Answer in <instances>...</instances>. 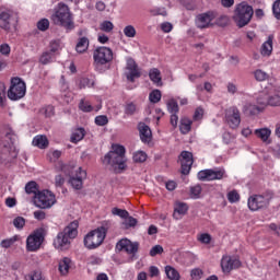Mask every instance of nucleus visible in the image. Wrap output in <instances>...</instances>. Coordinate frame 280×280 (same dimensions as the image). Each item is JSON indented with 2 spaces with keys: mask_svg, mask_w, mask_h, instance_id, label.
I'll use <instances>...</instances> for the list:
<instances>
[{
  "mask_svg": "<svg viewBox=\"0 0 280 280\" xmlns=\"http://www.w3.org/2000/svg\"><path fill=\"white\" fill-rule=\"evenodd\" d=\"M32 143L35 148H39V150L49 148V140L47 139V136L38 135L34 137Z\"/></svg>",
  "mask_w": 280,
  "mask_h": 280,
  "instance_id": "26",
  "label": "nucleus"
},
{
  "mask_svg": "<svg viewBox=\"0 0 280 280\" xmlns=\"http://www.w3.org/2000/svg\"><path fill=\"white\" fill-rule=\"evenodd\" d=\"M197 240L200 244H211V234L209 233H201L197 235Z\"/></svg>",
  "mask_w": 280,
  "mask_h": 280,
  "instance_id": "49",
  "label": "nucleus"
},
{
  "mask_svg": "<svg viewBox=\"0 0 280 280\" xmlns=\"http://www.w3.org/2000/svg\"><path fill=\"white\" fill-rule=\"evenodd\" d=\"M48 51L54 56H57L58 51H60V40H51L48 47Z\"/></svg>",
  "mask_w": 280,
  "mask_h": 280,
  "instance_id": "41",
  "label": "nucleus"
},
{
  "mask_svg": "<svg viewBox=\"0 0 280 280\" xmlns=\"http://www.w3.org/2000/svg\"><path fill=\"white\" fill-rule=\"evenodd\" d=\"M214 23H217V25H226V23H229V16L221 15L218 19V13L209 11L207 13L199 14L196 20V25L200 30L211 27Z\"/></svg>",
  "mask_w": 280,
  "mask_h": 280,
  "instance_id": "6",
  "label": "nucleus"
},
{
  "mask_svg": "<svg viewBox=\"0 0 280 280\" xmlns=\"http://www.w3.org/2000/svg\"><path fill=\"white\" fill-rule=\"evenodd\" d=\"M86 133L84 131V128L74 129L70 138L71 143H78L82 141Z\"/></svg>",
  "mask_w": 280,
  "mask_h": 280,
  "instance_id": "29",
  "label": "nucleus"
},
{
  "mask_svg": "<svg viewBox=\"0 0 280 280\" xmlns=\"http://www.w3.org/2000/svg\"><path fill=\"white\" fill-rule=\"evenodd\" d=\"M191 119L184 117L180 119L179 130L182 135H188L191 131Z\"/></svg>",
  "mask_w": 280,
  "mask_h": 280,
  "instance_id": "28",
  "label": "nucleus"
},
{
  "mask_svg": "<svg viewBox=\"0 0 280 280\" xmlns=\"http://www.w3.org/2000/svg\"><path fill=\"white\" fill-rule=\"evenodd\" d=\"M254 78H255V80H257V82H266V80H268L270 78V74H268V72H266L261 69H257L254 72Z\"/></svg>",
  "mask_w": 280,
  "mask_h": 280,
  "instance_id": "37",
  "label": "nucleus"
},
{
  "mask_svg": "<svg viewBox=\"0 0 280 280\" xmlns=\"http://www.w3.org/2000/svg\"><path fill=\"white\" fill-rule=\"evenodd\" d=\"M138 130L140 132L141 141H143V143L150 142V140L152 139V130L150 129V127L145 125V122H140L138 125Z\"/></svg>",
  "mask_w": 280,
  "mask_h": 280,
  "instance_id": "21",
  "label": "nucleus"
},
{
  "mask_svg": "<svg viewBox=\"0 0 280 280\" xmlns=\"http://www.w3.org/2000/svg\"><path fill=\"white\" fill-rule=\"evenodd\" d=\"M10 51H11L10 45H8V44H2V45L0 46V54H2V56H10Z\"/></svg>",
  "mask_w": 280,
  "mask_h": 280,
  "instance_id": "64",
  "label": "nucleus"
},
{
  "mask_svg": "<svg viewBox=\"0 0 280 280\" xmlns=\"http://www.w3.org/2000/svg\"><path fill=\"white\" fill-rule=\"evenodd\" d=\"M205 115V109H202V107H198L196 110H195V115H194V119L196 121L202 119V116Z\"/></svg>",
  "mask_w": 280,
  "mask_h": 280,
  "instance_id": "63",
  "label": "nucleus"
},
{
  "mask_svg": "<svg viewBox=\"0 0 280 280\" xmlns=\"http://www.w3.org/2000/svg\"><path fill=\"white\" fill-rule=\"evenodd\" d=\"M50 21L54 25L59 27H65L66 30H73V13L71 12V8L65 4V2H59L52 9V13L50 15Z\"/></svg>",
  "mask_w": 280,
  "mask_h": 280,
  "instance_id": "2",
  "label": "nucleus"
},
{
  "mask_svg": "<svg viewBox=\"0 0 280 280\" xmlns=\"http://www.w3.org/2000/svg\"><path fill=\"white\" fill-rule=\"evenodd\" d=\"M161 30L165 34H170V32H172V30H174V26L170 22H164L161 24Z\"/></svg>",
  "mask_w": 280,
  "mask_h": 280,
  "instance_id": "58",
  "label": "nucleus"
},
{
  "mask_svg": "<svg viewBox=\"0 0 280 280\" xmlns=\"http://www.w3.org/2000/svg\"><path fill=\"white\" fill-rule=\"evenodd\" d=\"M30 280H45L43 277V272L40 271H33L30 276Z\"/></svg>",
  "mask_w": 280,
  "mask_h": 280,
  "instance_id": "61",
  "label": "nucleus"
},
{
  "mask_svg": "<svg viewBox=\"0 0 280 280\" xmlns=\"http://www.w3.org/2000/svg\"><path fill=\"white\" fill-rule=\"evenodd\" d=\"M43 240V231H35L26 240V250H28V253H36V250L40 248Z\"/></svg>",
  "mask_w": 280,
  "mask_h": 280,
  "instance_id": "12",
  "label": "nucleus"
},
{
  "mask_svg": "<svg viewBox=\"0 0 280 280\" xmlns=\"http://www.w3.org/2000/svg\"><path fill=\"white\" fill-rule=\"evenodd\" d=\"M137 219L128 214L127 218L124 219L122 225L125 226V229H133V226H137Z\"/></svg>",
  "mask_w": 280,
  "mask_h": 280,
  "instance_id": "40",
  "label": "nucleus"
},
{
  "mask_svg": "<svg viewBox=\"0 0 280 280\" xmlns=\"http://www.w3.org/2000/svg\"><path fill=\"white\" fill-rule=\"evenodd\" d=\"M197 176L199 180H222L226 178V171L224 168L203 170Z\"/></svg>",
  "mask_w": 280,
  "mask_h": 280,
  "instance_id": "11",
  "label": "nucleus"
},
{
  "mask_svg": "<svg viewBox=\"0 0 280 280\" xmlns=\"http://www.w3.org/2000/svg\"><path fill=\"white\" fill-rule=\"evenodd\" d=\"M161 253H163V246L161 245H155L150 250L151 257H156V255H161Z\"/></svg>",
  "mask_w": 280,
  "mask_h": 280,
  "instance_id": "57",
  "label": "nucleus"
},
{
  "mask_svg": "<svg viewBox=\"0 0 280 280\" xmlns=\"http://www.w3.org/2000/svg\"><path fill=\"white\" fill-rule=\"evenodd\" d=\"M269 85L260 92L256 97V104L264 110L267 106H269Z\"/></svg>",
  "mask_w": 280,
  "mask_h": 280,
  "instance_id": "22",
  "label": "nucleus"
},
{
  "mask_svg": "<svg viewBox=\"0 0 280 280\" xmlns=\"http://www.w3.org/2000/svg\"><path fill=\"white\" fill-rule=\"evenodd\" d=\"M33 202L38 209H51V207H54L58 200L56 199V195L54 192L44 189L35 194Z\"/></svg>",
  "mask_w": 280,
  "mask_h": 280,
  "instance_id": "7",
  "label": "nucleus"
},
{
  "mask_svg": "<svg viewBox=\"0 0 280 280\" xmlns=\"http://www.w3.org/2000/svg\"><path fill=\"white\" fill-rule=\"evenodd\" d=\"M180 163H182V174H189L191 171V165H194V154L189 151L182 152L179 156Z\"/></svg>",
  "mask_w": 280,
  "mask_h": 280,
  "instance_id": "18",
  "label": "nucleus"
},
{
  "mask_svg": "<svg viewBox=\"0 0 280 280\" xmlns=\"http://www.w3.org/2000/svg\"><path fill=\"white\" fill-rule=\"evenodd\" d=\"M161 271L159 270V267L156 266H151L149 267V277L154 279V277H160Z\"/></svg>",
  "mask_w": 280,
  "mask_h": 280,
  "instance_id": "56",
  "label": "nucleus"
},
{
  "mask_svg": "<svg viewBox=\"0 0 280 280\" xmlns=\"http://www.w3.org/2000/svg\"><path fill=\"white\" fill-rule=\"evenodd\" d=\"M133 163H145L148 161V153L144 151H136L132 155Z\"/></svg>",
  "mask_w": 280,
  "mask_h": 280,
  "instance_id": "36",
  "label": "nucleus"
},
{
  "mask_svg": "<svg viewBox=\"0 0 280 280\" xmlns=\"http://www.w3.org/2000/svg\"><path fill=\"white\" fill-rule=\"evenodd\" d=\"M202 194V186L196 185L190 187V197L194 198L195 200L200 198Z\"/></svg>",
  "mask_w": 280,
  "mask_h": 280,
  "instance_id": "43",
  "label": "nucleus"
},
{
  "mask_svg": "<svg viewBox=\"0 0 280 280\" xmlns=\"http://www.w3.org/2000/svg\"><path fill=\"white\" fill-rule=\"evenodd\" d=\"M117 250H125L128 255H136L139 250V243L137 242H131L128 238H121L117 244H116Z\"/></svg>",
  "mask_w": 280,
  "mask_h": 280,
  "instance_id": "16",
  "label": "nucleus"
},
{
  "mask_svg": "<svg viewBox=\"0 0 280 280\" xmlns=\"http://www.w3.org/2000/svg\"><path fill=\"white\" fill-rule=\"evenodd\" d=\"M276 19L280 20V0H277L272 7Z\"/></svg>",
  "mask_w": 280,
  "mask_h": 280,
  "instance_id": "60",
  "label": "nucleus"
},
{
  "mask_svg": "<svg viewBox=\"0 0 280 280\" xmlns=\"http://www.w3.org/2000/svg\"><path fill=\"white\" fill-rule=\"evenodd\" d=\"M78 221H72L68 226L60 232L54 241V246L57 250H69L71 248V240L78 237Z\"/></svg>",
  "mask_w": 280,
  "mask_h": 280,
  "instance_id": "3",
  "label": "nucleus"
},
{
  "mask_svg": "<svg viewBox=\"0 0 280 280\" xmlns=\"http://www.w3.org/2000/svg\"><path fill=\"white\" fill-rule=\"evenodd\" d=\"M253 14H255L253 5L243 1L235 5L232 19L234 23H236L237 27H246V25H248L253 20Z\"/></svg>",
  "mask_w": 280,
  "mask_h": 280,
  "instance_id": "4",
  "label": "nucleus"
},
{
  "mask_svg": "<svg viewBox=\"0 0 280 280\" xmlns=\"http://www.w3.org/2000/svg\"><path fill=\"white\" fill-rule=\"evenodd\" d=\"M71 268V259L70 258H62L60 261H59V272L61 275H69V269Z\"/></svg>",
  "mask_w": 280,
  "mask_h": 280,
  "instance_id": "30",
  "label": "nucleus"
},
{
  "mask_svg": "<svg viewBox=\"0 0 280 280\" xmlns=\"http://www.w3.org/2000/svg\"><path fill=\"white\" fill-rule=\"evenodd\" d=\"M56 168L59 170V172H63V174H69V166H67V164L62 163V162H58L56 164Z\"/></svg>",
  "mask_w": 280,
  "mask_h": 280,
  "instance_id": "62",
  "label": "nucleus"
},
{
  "mask_svg": "<svg viewBox=\"0 0 280 280\" xmlns=\"http://www.w3.org/2000/svg\"><path fill=\"white\" fill-rule=\"evenodd\" d=\"M202 275H203V272H202V269H200V268H195L190 271V277L194 280L202 279Z\"/></svg>",
  "mask_w": 280,
  "mask_h": 280,
  "instance_id": "52",
  "label": "nucleus"
},
{
  "mask_svg": "<svg viewBox=\"0 0 280 280\" xmlns=\"http://www.w3.org/2000/svg\"><path fill=\"white\" fill-rule=\"evenodd\" d=\"M188 211L189 206H187L186 202L175 201L173 212L174 220H183L184 215H187Z\"/></svg>",
  "mask_w": 280,
  "mask_h": 280,
  "instance_id": "19",
  "label": "nucleus"
},
{
  "mask_svg": "<svg viewBox=\"0 0 280 280\" xmlns=\"http://www.w3.org/2000/svg\"><path fill=\"white\" fill-rule=\"evenodd\" d=\"M84 179H86V171L82 167H79L75 171V174L70 177V185L73 187V189H82V185Z\"/></svg>",
  "mask_w": 280,
  "mask_h": 280,
  "instance_id": "17",
  "label": "nucleus"
},
{
  "mask_svg": "<svg viewBox=\"0 0 280 280\" xmlns=\"http://www.w3.org/2000/svg\"><path fill=\"white\" fill-rule=\"evenodd\" d=\"M26 86L25 82H23L20 78H13L11 80V86L8 91V97L9 100H13L16 102V100H21L22 97H25Z\"/></svg>",
  "mask_w": 280,
  "mask_h": 280,
  "instance_id": "8",
  "label": "nucleus"
},
{
  "mask_svg": "<svg viewBox=\"0 0 280 280\" xmlns=\"http://www.w3.org/2000/svg\"><path fill=\"white\" fill-rule=\"evenodd\" d=\"M149 78L155 86H163V77L161 75V70L152 68L149 70Z\"/></svg>",
  "mask_w": 280,
  "mask_h": 280,
  "instance_id": "25",
  "label": "nucleus"
},
{
  "mask_svg": "<svg viewBox=\"0 0 280 280\" xmlns=\"http://www.w3.org/2000/svg\"><path fill=\"white\" fill-rule=\"evenodd\" d=\"M25 191L26 194H34V196H36V194H38V185L36 184V182H30L26 184L25 186Z\"/></svg>",
  "mask_w": 280,
  "mask_h": 280,
  "instance_id": "42",
  "label": "nucleus"
},
{
  "mask_svg": "<svg viewBox=\"0 0 280 280\" xmlns=\"http://www.w3.org/2000/svg\"><path fill=\"white\" fill-rule=\"evenodd\" d=\"M167 109L171 113V115L178 113V103L174 100H170L167 102Z\"/></svg>",
  "mask_w": 280,
  "mask_h": 280,
  "instance_id": "50",
  "label": "nucleus"
},
{
  "mask_svg": "<svg viewBox=\"0 0 280 280\" xmlns=\"http://www.w3.org/2000/svg\"><path fill=\"white\" fill-rule=\"evenodd\" d=\"M96 126H106L108 124V117L101 115L95 118Z\"/></svg>",
  "mask_w": 280,
  "mask_h": 280,
  "instance_id": "55",
  "label": "nucleus"
},
{
  "mask_svg": "<svg viewBox=\"0 0 280 280\" xmlns=\"http://www.w3.org/2000/svg\"><path fill=\"white\" fill-rule=\"evenodd\" d=\"M124 34L127 38H135L137 36V30L132 25H128L124 28Z\"/></svg>",
  "mask_w": 280,
  "mask_h": 280,
  "instance_id": "48",
  "label": "nucleus"
},
{
  "mask_svg": "<svg viewBox=\"0 0 280 280\" xmlns=\"http://www.w3.org/2000/svg\"><path fill=\"white\" fill-rule=\"evenodd\" d=\"M106 233H108V230L104 226L90 231L83 238L85 248H88V250L100 248V246L104 244V240H106Z\"/></svg>",
  "mask_w": 280,
  "mask_h": 280,
  "instance_id": "5",
  "label": "nucleus"
},
{
  "mask_svg": "<svg viewBox=\"0 0 280 280\" xmlns=\"http://www.w3.org/2000/svg\"><path fill=\"white\" fill-rule=\"evenodd\" d=\"M125 75L127 80H129V82H135L137 78H141V72L139 71V67L137 66V62L135 61V59L132 58L127 59Z\"/></svg>",
  "mask_w": 280,
  "mask_h": 280,
  "instance_id": "15",
  "label": "nucleus"
},
{
  "mask_svg": "<svg viewBox=\"0 0 280 280\" xmlns=\"http://www.w3.org/2000/svg\"><path fill=\"white\" fill-rule=\"evenodd\" d=\"M161 90H153L150 94H149V100L151 102V104H159V102H161Z\"/></svg>",
  "mask_w": 280,
  "mask_h": 280,
  "instance_id": "39",
  "label": "nucleus"
},
{
  "mask_svg": "<svg viewBox=\"0 0 280 280\" xmlns=\"http://www.w3.org/2000/svg\"><path fill=\"white\" fill-rule=\"evenodd\" d=\"M164 270H165V275H166L167 279L180 280V273L178 272V270H176V268L168 265L165 267Z\"/></svg>",
  "mask_w": 280,
  "mask_h": 280,
  "instance_id": "32",
  "label": "nucleus"
},
{
  "mask_svg": "<svg viewBox=\"0 0 280 280\" xmlns=\"http://www.w3.org/2000/svg\"><path fill=\"white\" fill-rule=\"evenodd\" d=\"M151 14L152 16H159V15L167 16V12L165 11V9H161V8L152 9Z\"/></svg>",
  "mask_w": 280,
  "mask_h": 280,
  "instance_id": "59",
  "label": "nucleus"
},
{
  "mask_svg": "<svg viewBox=\"0 0 280 280\" xmlns=\"http://www.w3.org/2000/svg\"><path fill=\"white\" fill-rule=\"evenodd\" d=\"M240 192L237 190H230L228 192V200L229 202H231L232 205L235 202H240Z\"/></svg>",
  "mask_w": 280,
  "mask_h": 280,
  "instance_id": "44",
  "label": "nucleus"
},
{
  "mask_svg": "<svg viewBox=\"0 0 280 280\" xmlns=\"http://www.w3.org/2000/svg\"><path fill=\"white\" fill-rule=\"evenodd\" d=\"M273 36H268L267 40L260 46V56L264 58H270L272 56V40Z\"/></svg>",
  "mask_w": 280,
  "mask_h": 280,
  "instance_id": "23",
  "label": "nucleus"
},
{
  "mask_svg": "<svg viewBox=\"0 0 280 280\" xmlns=\"http://www.w3.org/2000/svg\"><path fill=\"white\" fill-rule=\"evenodd\" d=\"M254 135H256L257 139H260L262 143H270V136L272 135V130H270V128H260L256 129Z\"/></svg>",
  "mask_w": 280,
  "mask_h": 280,
  "instance_id": "24",
  "label": "nucleus"
},
{
  "mask_svg": "<svg viewBox=\"0 0 280 280\" xmlns=\"http://www.w3.org/2000/svg\"><path fill=\"white\" fill-rule=\"evenodd\" d=\"M221 268L223 272L229 273L231 270H237V268H242V261L237 256L225 255L221 259Z\"/></svg>",
  "mask_w": 280,
  "mask_h": 280,
  "instance_id": "13",
  "label": "nucleus"
},
{
  "mask_svg": "<svg viewBox=\"0 0 280 280\" xmlns=\"http://www.w3.org/2000/svg\"><path fill=\"white\" fill-rule=\"evenodd\" d=\"M19 240H20L19 235H14L10 238H5L1 241L0 246L1 248H12V246H14V244H16Z\"/></svg>",
  "mask_w": 280,
  "mask_h": 280,
  "instance_id": "35",
  "label": "nucleus"
},
{
  "mask_svg": "<svg viewBox=\"0 0 280 280\" xmlns=\"http://www.w3.org/2000/svg\"><path fill=\"white\" fill-rule=\"evenodd\" d=\"M0 27L2 30H10V13L2 12L0 13Z\"/></svg>",
  "mask_w": 280,
  "mask_h": 280,
  "instance_id": "34",
  "label": "nucleus"
},
{
  "mask_svg": "<svg viewBox=\"0 0 280 280\" xmlns=\"http://www.w3.org/2000/svg\"><path fill=\"white\" fill-rule=\"evenodd\" d=\"M225 121L233 130H235V128H240V124H242L240 109H237V107H229L225 110Z\"/></svg>",
  "mask_w": 280,
  "mask_h": 280,
  "instance_id": "14",
  "label": "nucleus"
},
{
  "mask_svg": "<svg viewBox=\"0 0 280 280\" xmlns=\"http://www.w3.org/2000/svg\"><path fill=\"white\" fill-rule=\"evenodd\" d=\"M139 108L137 107V104L130 102L125 105V115H135Z\"/></svg>",
  "mask_w": 280,
  "mask_h": 280,
  "instance_id": "45",
  "label": "nucleus"
},
{
  "mask_svg": "<svg viewBox=\"0 0 280 280\" xmlns=\"http://www.w3.org/2000/svg\"><path fill=\"white\" fill-rule=\"evenodd\" d=\"M115 28V25L113 24V22H110V21H104V22H102L101 24H100V30L102 31V32H106L107 34H109V32L112 31V30H114Z\"/></svg>",
  "mask_w": 280,
  "mask_h": 280,
  "instance_id": "46",
  "label": "nucleus"
},
{
  "mask_svg": "<svg viewBox=\"0 0 280 280\" xmlns=\"http://www.w3.org/2000/svg\"><path fill=\"white\" fill-rule=\"evenodd\" d=\"M112 213L113 215H118V218H122V220H125V218H128V215H130V213H128L127 210L119 209V208H113Z\"/></svg>",
  "mask_w": 280,
  "mask_h": 280,
  "instance_id": "51",
  "label": "nucleus"
},
{
  "mask_svg": "<svg viewBox=\"0 0 280 280\" xmlns=\"http://www.w3.org/2000/svg\"><path fill=\"white\" fill-rule=\"evenodd\" d=\"M104 165H110L114 172L121 174L128 170V159H126V148L120 144L112 145L109 151L103 159Z\"/></svg>",
  "mask_w": 280,
  "mask_h": 280,
  "instance_id": "1",
  "label": "nucleus"
},
{
  "mask_svg": "<svg viewBox=\"0 0 280 280\" xmlns=\"http://www.w3.org/2000/svg\"><path fill=\"white\" fill-rule=\"evenodd\" d=\"M79 108L83 113H92L93 110V105H91V102L88 101L86 98H82L79 103Z\"/></svg>",
  "mask_w": 280,
  "mask_h": 280,
  "instance_id": "38",
  "label": "nucleus"
},
{
  "mask_svg": "<svg viewBox=\"0 0 280 280\" xmlns=\"http://www.w3.org/2000/svg\"><path fill=\"white\" fill-rule=\"evenodd\" d=\"M60 156H62V152H60L59 150L49 151L47 154V158L49 159L50 163H56V161H58Z\"/></svg>",
  "mask_w": 280,
  "mask_h": 280,
  "instance_id": "47",
  "label": "nucleus"
},
{
  "mask_svg": "<svg viewBox=\"0 0 280 280\" xmlns=\"http://www.w3.org/2000/svg\"><path fill=\"white\" fill-rule=\"evenodd\" d=\"M13 225L15 229H23L25 226V219L23 217H18L13 220Z\"/></svg>",
  "mask_w": 280,
  "mask_h": 280,
  "instance_id": "54",
  "label": "nucleus"
},
{
  "mask_svg": "<svg viewBox=\"0 0 280 280\" xmlns=\"http://www.w3.org/2000/svg\"><path fill=\"white\" fill-rule=\"evenodd\" d=\"M89 45H90L89 38L86 37L79 38L75 46L78 54H84V51L89 49Z\"/></svg>",
  "mask_w": 280,
  "mask_h": 280,
  "instance_id": "33",
  "label": "nucleus"
},
{
  "mask_svg": "<svg viewBox=\"0 0 280 280\" xmlns=\"http://www.w3.org/2000/svg\"><path fill=\"white\" fill-rule=\"evenodd\" d=\"M261 109L259 105H253L250 103H246L243 108V113L245 115H257V113H261Z\"/></svg>",
  "mask_w": 280,
  "mask_h": 280,
  "instance_id": "31",
  "label": "nucleus"
},
{
  "mask_svg": "<svg viewBox=\"0 0 280 280\" xmlns=\"http://www.w3.org/2000/svg\"><path fill=\"white\" fill-rule=\"evenodd\" d=\"M39 62L40 65H51V62H56V55L49 50H46L40 55Z\"/></svg>",
  "mask_w": 280,
  "mask_h": 280,
  "instance_id": "27",
  "label": "nucleus"
},
{
  "mask_svg": "<svg viewBox=\"0 0 280 280\" xmlns=\"http://www.w3.org/2000/svg\"><path fill=\"white\" fill-rule=\"evenodd\" d=\"M272 197L270 195H254L248 198L247 205L250 211H259V209H266L270 205Z\"/></svg>",
  "mask_w": 280,
  "mask_h": 280,
  "instance_id": "9",
  "label": "nucleus"
},
{
  "mask_svg": "<svg viewBox=\"0 0 280 280\" xmlns=\"http://www.w3.org/2000/svg\"><path fill=\"white\" fill-rule=\"evenodd\" d=\"M269 106H280V86L269 84Z\"/></svg>",
  "mask_w": 280,
  "mask_h": 280,
  "instance_id": "20",
  "label": "nucleus"
},
{
  "mask_svg": "<svg viewBox=\"0 0 280 280\" xmlns=\"http://www.w3.org/2000/svg\"><path fill=\"white\" fill-rule=\"evenodd\" d=\"M37 28L40 30V32H46V30H49V20L43 19L37 23Z\"/></svg>",
  "mask_w": 280,
  "mask_h": 280,
  "instance_id": "53",
  "label": "nucleus"
},
{
  "mask_svg": "<svg viewBox=\"0 0 280 280\" xmlns=\"http://www.w3.org/2000/svg\"><path fill=\"white\" fill-rule=\"evenodd\" d=\"M94 63L98 67L113 61V50L108 47H97L93 52Z\"/></svg>",
  "mask_w": 280,
  "mask_h": 280,
  "instance_id": "10",
  "label": "nucleus"
}]
</instances>
